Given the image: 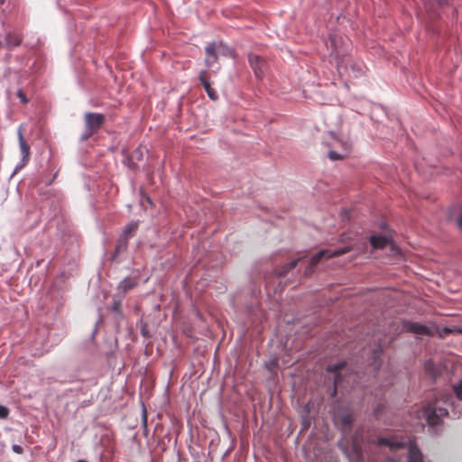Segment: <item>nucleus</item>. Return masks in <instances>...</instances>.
Instances as JSON below:
<instances>
[{
	"instance_id": "2f4dec72",
	"label": "nucleus",
	"mask_w": 462,
	"mask_h": 462,
	"mask_svg": "<svg viewBox=\"0 0 462 462\" xmlns=\"http://www.w3.org/2000/svg\"><path fill=\"white\" fill-rule=\"evenodd\" d=\"M456 333L462 334V327L461 328H457V330H456Z\"/></svg>"
},
{
	"instance_id": "f03ea898",
	"label": "nucleus",
	"mask_w": 462,
	"mask_h": 462,
	"mask_svg": "<svg viewBox=\"0 0 462 462\" xmlns=\"http://www.w3.org/2000/svg\"><path fill=\"white\" fill-rule=\"evenodd\" d=\"M329 41L331 43V47L333 48L331 55L334 57L337 62V68L339 75L341 77L346 75L348 76L349 78L359 77L362 73L361 68H359L356 64H353L350 57L342 55L340 51L337 50L335 37H330Z\"/></svg>"
},
{
	"instance_id": "a211bd4d",
	"label": "nucleus",
	"mask_w": 462,
	"mask_h": 462,
	"mask_svg": "<svg viewBox=\"0 0 462 462\" xmlns=\"http://www.w3.org/2000/svg\"><path fill=\"white\" fill-rule=\"evenodd\" d=\"M382 353H383V349H382L381 346H378L377 348H375L374 350V353H373V357H374L373 365H374V369H379V367L381 365V363L378 362V359L380 358Z\"/></svg>"
},
{
	"instance_id": "f3484780",
	"label": "nucleus",
	"mask_w": 462,
	"mask_h": 462,
	"mask_svg": "<svg viewBox=\"0 0 462 462\" xmlns=\"http://www.w3.org/2000/svg\"><path fill=\"white\" fill-rule=\"evenodd\" d=\"M300 261V258H297L295 260H292L291 262L284 264L281 271L278 273L279 276H284L286 275L291 270L294 269L298 263Z\"/></svg>"
},
{
	"instance_id": "aec40b11",
	"label": "nucleus",
	"mask_w": 462,
	"mask_h": 462,
	"mask_svg": "<svg viewBox=\"0 0 462 462\" xmlns=\"http://www.w3.org/2000/svg\"><path fill=\"white\" fill-rule=\"evenodd\" d=\"M453 391L457 398L462 401V380L457 384L453 385Z\"/></svg>"
},
{
	"instance_id": "ddd939ff",
	"label": "nucleus",
	"mask_w": 462,
	"mask_h": 462,
	"mask_svg": "<svg viewBox=\"0 0 462 462\" xmlns=\"http://www.w3.org/2000/svg\"><path fill=\"white\" fill-rule=\"evenodd\" d=\"M137 283L138 282L136 278L126 277L120 282L118 288L119 290L125 293L126 291L134 289L137 285Z\"/></svg>"
},
{
	"instance_id": "7ed1b4c3",
	"label": "nucleus",
	"mask_w": 462,
	"mask_h": 462,
	"mask_svg": "<svg viewBox=\"0 0 462 462\" xmlns=\"http://www.w3.org/2000/svg\"><path fill=\"white\" fill-rule=\"evenodd\" d=\"M350 251L351 247L349 246H345L341 249L333 251L328 249L320 250L310 258V263L304 271V274L307 276L310 275L314 272V268L316 267V265H318L323 258L330 259L334 257H338Z\"/></svg>"
},
{
	"instance_id": "c756f323",
	"label": "nucleus",
	"mask_w": 462,
	"mask_h": 462,
	"mask_svg": "<svg viewBox=\"0 0 462 462\" xmlns=\"http://www.w3.org/2000/svg\"><path fill=\"white\" fill-rule=\"evenodd\" d=\"M125 248V245H117L116 252L119 253L121 250H124Z\"/></svg>"
},
{
	"instance_id": "9b49d317",
	"label": "nucleus",
	"mask_w": 462,
	"mask_h": 462,
	"mask_svg": "<svg viewBox=\"0 0 462 462\" xmlns=\"http://www.w3.org/2000/svg\"><path fill=\"white\" fill-rule=\"evenodd\" d=\"M407 331L417 335H430V331L428 327L420 323L407 322L404 325Z\"/></svg>"
},
{
	"instance_id": "423d86ee",
	"label": "nucleus",
	"mask_w": 462,
	"mask_h": 462,
	"mask_svg": "<svg viewBox=\"0 0 462 462\" xmlns=\"http://www.w3.org/2000/svg\"><path fill=\"white\" fill-rule=\"evenodd\" d=\"M370 244L373 249H383L387 245H391V251L393 254H400V249L391 243V239L385 236H372Z\"/></svg>"
},
{
	"instance_id": "4be33fe9",
	"label": "nucleus",
	"mask_w": 462,
	"mask_h": 462,
	"mask_svg": "<svg viewBox=\"0 0 462 462\" xmlns=\"http://www.w3.org/2000/svg\"><path fill=\"white\" fill-rule=\"evenodd\" d=\"M137 228L136 223H131L125 228V235L127 236H129L133 231H134Z\"/></svg>"
},
{
	"instance_id": "4468645a",
	"label": "nucleus",
	"mask_w": 462,
	"mask_h": 462,
	"mask_svg": "<svg viewBox=\"0 0 462 462\" xmlns=\"http://www.w3.org/2000/svg\"><path fill=\"white\" fill-rule=\"evenodd\" d=\"M425 371L432 378H437L439 375V369L435 365L431 360L425 362Z\"/></svg>"
},
{
	"instance_id": "b1692460",
	"label": "nucleus",
	"mask_w": 462,
	"mask_h": 462,
	"mask_svg": "<svg viewBox=\"0 0 462 462\" xmlns=\"http://www.w3.org/2000/svg\"><path fill=\"white\" fill-rule=\"evenodd\" d=\"M9 415V409L5 406L0 405V419H5Z\"/></svg>"
},
{
	"instance_id": "f257e3e1",
	"label": "nucleus",
	"mask_w": 462,
	"mask_h": 462,
	"mask_svg": "<svg viewBox=\"0 0 462 462\" xmlns=\"http://www.w3.org/2000/svg\"><path fill=\"white\" fill-rule=\"evenodd\" d=\"M451 398L450 395L442 394L440 398L429 402L422 408V416L430 426L439 425L442 419L448 415V406L453 405L449 403Z\"/></svg>"
},
{
	"instance_id": "dca6fc26",
	"label": "nucleus",
	"mask_w": 462,
	"mask_h": 462,
	"mask_svg": "<svg viewBox=\"0 0 462 462\" xmlns=\"http://www.w3.org/2000/svg\"><path fill=\"white\" fill-rule=\"evenodd\" d=\"M337 420L340 422L344 430L350 429L353 423V416L350 413H346L341 417H337Z\"/></svg>"
},
{
	"instance_id": "0eeeda50",
	"label": "nucleus",
	"mask_w": 462,
	"mask_h": 462,
	"mask_svg": "<svg viewBox=\"0 0 462 462\" xmlns=\"http://www.w3.org/2000/svg\"><path fill=\"white\" fill-rule=\"evenodd\" d=\"M248 60L256 78L262 79L267 69L266 61L255 54H250Z\"/></svg>"
},
{
	"instance_id": "393cba45",
	"label": "nucleus",
	"mask_w": 462,
	"mask_h": 462,
	"mask_svg": "<svg viewBox=\"0 0 462 462\" xmlns=\"http://www.w3.org/2000/svg\"><path fill=\"white\" fill-rule=\"evenodd\" d=\"M353 450H354V452H355L357 456L359 455V453H360V448H359V446L356 444V441H354V443H353Z\"/></svg>"
},
{
	"instance_id": "f8f14e48",
	"label": "nucleus",
	"mask_w": 462,
	"mask_h": 462,
	"mask_svg": "<svg viewBox=\"0 0 462 462\" xmlns=\"http://www.w3.org/2000/svg\"><path fill=\"white\" fill-rule=\"evenodd\" d=\"M345 365H346V364L344 362H342V363H338L336 365H330L328 366V372L336 374L335 381H334L335 392L337 391V388L341 385V376L339 374H337V372L342 370L345 367Z\"/></svg>"
},
{
	"instance_id": "6e6552de",
	"label": "nucleus",
	"mask_w": 462,
	"mask_h": 462,
	"mask_svg": "<svg viewBox=\"0 0 462 462\" xmlns=\"http://www.w3.org/2000/svg\"><path fill=\"white\" fill-rule=\"evenodd\" d=\"M23 130H24L23 125H20L17 128V136H18L20 151L23 155L22 162L23 163H27L29 162L30 156H31V147L24 140Z\"/></svg>"
},
{
	"instance_id": "5701e85b",
	"label": "nucleus",
	"mask_w": 462,
	"mask_h": 462,
	"mask_svg": "<svg viewBox=\"0 0 462 462\" xmlns=\"http://www.w3.org/2000/svg\"><path fill=\"white\" fill-rule=\"evenodd\" d=\"M16 95L23 104H27L29 102V99L26 97L25 94L22 89H19Z\"/></svg>"
},
{
	"instance_id": "473e14b6",
	"label": "nucleus",
	"mask_w": 462,
	"mask_h": 462,
	"mask_svg": "<svg viewBox=\"0 0 462 462\" xmlns=\"http://www.w3.org/2000/svg\"><path fill=\"white\" fill-rule=\"evenodd\" d=\"M78 462H87L86 460H79Z\"/></svg>"
},
{
	"instance_id": "2eb2a0df",
	"label": "nucleus",
	"mask_w": 462,
	"mask_h": 462,
	"mask_svg": "<svg viewBox=\"0 0 462 462\" xmlns=\"http://www.w3.org/2000/svg\"><path fill=\"white\" fill-rule=\"evenodd\" d=\"M7 46L16 47L22 42V37L17 33H8L5 38Z\"/></svg>"
},
{
	"instance_id": "bb28decb",
	"label": "nucleus",
	"mask_w": 462,
	"mask_h": 462,
	"mask_svg": "<svg viewBox=\"0 0 462 462\" xmlns=\"http://www.w3.org/2000/svg\"><path fill=\"white\" fill-rule=\"evenodd\" d=\"M457 225L462 230V213L457 218Z\"/></svg>"
},
{
	"instance_id": "a878e982",
	"label": "nucleus",
	"mask_w": 462,
	"mask_h": 462,
	"mask_svg": "<svg viewBox=\"0 0 462 462\" xmlns=\"http://www.w3.org/2000/svg\"><path fill=\"white\" fill-rule=\"evenodd\" d=\"M13 450L18 454H21L23 452V448L18 445L13 446Z\"/></svg>"
},
{
	"instance_id": "c85d7f7f",
	"label": "nucleus",
	"mask_w": 462,
	"mask_h": 462,
	"mask_svg": "<svg viewBox=\"0 0 462 462\" xmlns=\"http://www.w3.org/2000/svg\"><path fill=\"white\" fill-rule=\"evenodd\" d=\"M457 328H445L444 332L447 334L456 333Z\"/></svg>"
},
{
	"instance_id": "6ab92c4d",
	"label": "nucleus",
	"mask_w": 462,
	"mask_h": 462,
	"mask_svg": "<svg viewBox=\"0 0 462 462\" xmlns=\"http://www.w3.org/2000/svg\"><path fill=\"white\" fill-rule=\"evenodd\" d=\"M217 53L224 56H233V50L222 43V48L217 50Z\"/></svg>"
},
{
	"instance_id": "9d476101",
	"label": "nucleus",
	"mask_w": 462,
	"mask_h": 462,
	"mask_svg": "<svg viewBox=\"0 0 462 462\" xmlns=\"http://www.w3.org/2000/svg\"><path fill=\"white\" fill-rule=\"evenodd\" d=\"M199 79L201 84L203 85L208 97L211 100L216 101L218 98V96H217V91L211 87V84L209 82L208 76V71L207 70L200 71Z\"/></svg>"
},
{
	"instance_id": "72a5a7b5",
	"label": "nucleus",
	"mask_w": 462,
	"mask_h": 462,
	"mask_svg": "<svg viewBox=\"0 0 462 462\" xmlns=\"http://www.w3.org/2000/svg\"><path fill=\"white\" fill-rule=\"evenodd\" d=\"M2 46V42H0V47Z\"/></svg>"
},
{
	"instance_id": "1a4fd4ad",
	"label": "nucleus",
	"mask_w": 462,
	"mask_h": 462,
	"mask_svg": "<svg viewBox=\"0 0 462 462\" xmlns=\"http://www.w3.org/2000/svg\"><path fill=\"white\" fill-rule=\"evenodd\" d=\"M222 48V42H211L206 47V65L211 67L217 60L219 50Z\"/></svg>"
},
{
	"instance_id": "20e7f679",
	"label": "nucleus",
	"mask_w": 462,
	"mask_h": 462,
	"mask_svg": "<svg viewBox=\"0 0 462 462\" xmlns=\"http://www.w3.org/2000/svg\"><path fill=\"white\" fill-rule=\"evenodd\" d=\"M328 147L330 149L328 156L331 161L343 160L348 156L351 150V143L347 139L333 137Z\"/></svg>"
},
{
	"instance_id": "7c9ffc66",
	"label": "nucleus",
	"mask_w": 462,
	"mask_h": 462,
	"mask_svg": "<svg viewBox=\"0 0 462 462\" xmlns=\"http://www.w3.org/2000/svg\"><path fill=\"white\" fill-rule=\"evenodd\" d=\"M439 5H444L448 4V0H435Z\"/></svg>"
},
{
	"instance_id": "412c9836",
	"label": "nucleus",
	"mask_w": 462,
	"mask_h": 462,
	"mask_svg": "<svg viewBox=\"0 0 462 462\" xmlns=\"http://www.w3.org/2000/svg\"><path fill=\"white\" fill-rule=\"evenodd\" d=\"M380 444L387 445V446H390L391 448H399V447L402 446V444H401L399 442H392L386 439H380Z\"/></svg>"
},
{
	"instance_id": "cd10ccee",
	"label": "nucleus",
	"mask_w": 462,
	"mask_h": 462,
	"mask_svg": "<svg viewBox=\"0 0 462 462\" xmlns=\"http://www.w3.org/2000/svg\"><path fill=\"white\" fill-rule=\"evenodd\" d=\"M113 310L116 312H118L120 310V302L119 301H116L113 305Z\"/></svg>"
},
{
	"instance_id": "39448f33",
	"label": "nucleus",
	"mask_w": 462,
	"mask_h": 462,
	"mask_svg": "<svg viewBox=\"0 0 462 462\" xmlns=\"http://www.w3.org/2000/svg\"><path fill=\"white\" fill-rule=\"evenodd\" d=\"M86 132L82 134L81 140L86 141L97 133L105 123V116L98 113L88 112L84 116Z\"/></svg>"
}]
</instances>
